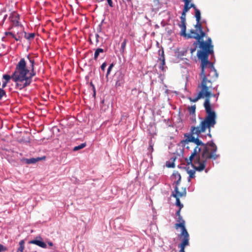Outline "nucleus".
I'll return each instance as SVG.
<instances>
[{"mask_svg": "<svg viewBox=\"0 0 252 252\" xmlns=\"http://www.w3.org/2000/svg\"><path fill=\"white\" fill-rule=\"evenodd\" d=\"M29 63H27L24 58L21 59L16 66L14 72L10 76L7 74L3 75V78L8 82L11 79L16 82V86L21 90L29 86L32 81V78L35 76L34 70V60L27 56Z\"/></svg>", "mask_w": 252, "mask_h": 252, "instance_id": "1", "label": "nucleus"}, {"mask_svg": "<svg viewBox=\"0 0 252 252\" xmlns=\"http://www.w3.org/2000/svg\"><path fill=\"white\" fill-rule=\"evenodd\" d=\"M206 33L203 31L197 32L196 31L190 30L189 32L187 39L193 38L196 40L193 43L194 45H198L199 50L197 52V56L200 61L201 63H207L209 61L208 58L210 55L214 53V46L212 45V41L210 37H208L206 41L203 38L206 36Z\"/></svg>", "mask_w": 252, "mask_h": 252, "instance_id": "2", "label": "nucleus"}, {"mask_svg": "<svg viewBox=\"0 0 252 252\" xmlns=\"http://www.w3.org/2000/svg\"><path fill=\"white\" fill-rule=\"evenodd\" d=\"M200 67L201 71L199 75L202 80L198 87L200 89L199 97L201 96L204 93L206 95H208L209 94L208 91V88L207 87V86L212 85V81L216 80L218 77V73L213 63L210 61H207V63H204V64L203 63H202L200 64Z\"/></svg>", "mask_w": 252, "mask_h": 252, "instance_id": "3", "label": "nucleus"}, {"mask_svg": "<svg viewBox=\"0 0 252 252\" xmlns=\"http://www.w3.org/2000/svg\"><path fill=\"white\" fill-rule=\"evenodd\" d=\"M194 143L196 144V146L194 148L193 151L191 153L189 158H186V160L188 164H191L193 165L194 168L196 170L201 171L205 168L206 161L201 160L200 153L201 151V148H199L198 146H202L203 148L205 144L203 143L201 140H200L198 137H196L195 141Z\"/></svg>", "mask_w": 252, "mask_h": 252, "instance_id": "4", "label": "nucleus"}, {"mask_svg": "<svg viewBox=\"0 0 252 252\" xmlns=\"http://www.w3.org/2000/svg\"><path fill=\"white\" fill-rule=\"evenodd\" d=\"M217 151V147L213 141L207 142L203 148L201 155L203 159H201V160L206 161L208 159H217L220 157Z\"/></svg>", "mask_w": 252, "mask_h": 252, "instance_id": "5", "label": "nucleus"}, {"mask_svg": "<svg viewBox=\"0 0 252 252\" xmlns=\"http://www.w3.org/2000/svg\"><path fill=\"white\" fill-rule=\"evenodd\" d=\"M204 107L207 113V116L204 120L201 122L199 126H214L216 123V114L212 110L211 106V104H209L208 99L205 100Z\"/></svg>", "mask_w": 252, "mask_h": 252, "instance_id": "6", "label": "nucleus"}, {"mask_svg": "<svg viewBox=\"0 0 252 252\" xmlns=\"http://www.w3.org/2000/svg\"><path fill=\"white\" fill-rule=\"evenodd\" d=\"M187 194L186 188H182L181 191H179L178 187H175L174 190L172 192L171 196L176 198V205L179 207V208L182 209L183 207V205L181 203L180 198L186 196Z\"/></svg>", "mask_w": 252, "mask_h": 252, "instance_id": "7", "label": "nucleus"}, {"mask_svg": "<svg viewBox=\"0 0 252 252\" xmlns=\"http://www.w3.org/2000/svg\"><path fill=\"white\" fill-rule=\"evenodd\" d=\"M207 87L208 88V91L209 93V94L208 95H206L204 94L205 93H203L204 94H202V96L199 97V92L196 97H195L194 98L189 97V99L191 102H196L197 101H198L199 99H200L201 98H205V100H206L207 99H208L209 102V104H210V97H216L217 98V100L218 98L219 95V93H218L217 94H212L211 93V89L212 88V85H207Z\"/></svg>", "mask_w": 252, "mask_h": 252, "instance_id": "8", "label": "nucleus"}, {"mask_svg": "<svg viewBox=\"0 0 252 252\" xmlns=\"http://www.w3.org/2000/svg\"><path fill=\"white\" fill-rule=\"evenodd\" d=\"M177 221L178 223H175L174 225L175 229L178 230L179 228H181V233L178 235L179 238H182V236H189L185 227V221L182 217H178Z\"/></svg>", "mask_w": 252, "mask_h": 252, "instance_id": "9", "label": "nucleus"}, {"mask_svg": "<svg viewBox=\"0 0 252 252\" xmlns=\"http://www.w3.org/2000/svg\"><path fill=\"white\" fill-rule=\"evenodd\" d=\"M186 13L182 12L180 17L181 23L179 24L181 29V35L185 36L186 38L188 37L189 33H186Z\"/></svg>", "mask_w": 252, "mask_h": 252, "instance_id": "10", "label": "nucleus"}, {"mask_svg": "<svg viewBox=\"0 0 252 252\" xmlns=\"http://www.w3.org/2000/svg\"><path fill=\"white\" fill-rule=\"evenodd\" d=\"M195 16L196 20V24L194 25L195 30L192 29L193 31L198 32L203 31V27L200 22L201 13L199 9H196L195 11Z\"/></svg>", "mask_w": 252, "mask_h": 252, "instance_id": "11", "label": "nucleus"}, {"mask_svg": "<svg viewBox=\"0 0 252 252\" xmlns=\"http://www.w3.org/2000/svg\"><path fill=\"white\" fill-rule=\"evenodd\" d=\"M183 240L180 244L179 245V248H180V252H185V247L189 245V236H182Z\"/></svg>", "mask_w": 252, "mask_h": 252, "instance_id": "12", "label": "nucleus"}, {"mask_svg": "<svg viewBox=\"0 0 252 252\" xmlns=\"http://www.w3.org/2000/svg\"><path fill=\"white\" fill-rule=\"evenodd\" d=\"M46 158V157L45 156H43L41 158H22L21 159V161L23 163H26L28 164H34L36 162L44 160Z\"/></svg>", "mask_w": 252, "mask_h": 252, "instance_id": "13", "label": "nucleus"}, {"mask_svg": "<svg viewBox=\"0 0 252 252\" xmlns=\"http://www.w3.org/2000/svg\"><path fill=\"white\" fill-rule=\"evenodd\" d=\"M211 127H191V132L192 134L196 133L198 134H200V136H203L202 133L205 132L207 128H209L210 130V128Z\"/></svg>", "mask_w": 252, "mask_h": 252, "instance_id": "14", "label": "nucleus"}, {"mask_svg": "<svg viewBox=\"0 0 252 252\" xmlns=\"http://www.w3.org/2000/svg\"><path fill=\"white\" fill-rule=\"evenodd\" d=\"M29 243L36 245L42 248H46L47 247L46 243L41 240H33L30 241Z\"/></svg>", "mask_w": 252, "mask_h": 252, "instance_id": "15", "label": "nucleus"}, {"mask_svg": "<svg viewBox=\"0 0 252 252\" xmlns=\"http://www.w3.org/2000/svg\"><path fill=\"white\" fill-rule=\"evenodd\" d=\"M10 18L11 19V21L13 23V24L15 25V26H18L19 25V15L17 13H13L12 14V16H10Z\"/></svg>", "mask_w": 252, "mask_h": 252, "instance_id": "16", "label": "nucleus"}, {"mask_svg": "<svg viewBox=\"0 0 252 252\" xmlns=\"http://www.w3.org/2000/svg\"><path fill=\"white\" fill-rule=\"evenodd\" d=\"M185 2L184 7L183 10V12L185 13H187L190 8L189 5L190 2L191 1L190 0H183Z\"/></svg>", "mask_w": 252, "mask_h": 252, "instance_id": "17", "label": "nucleus"}, {"mask_svg": "<svg viewBox=\"0 0 252 252\" xmlns=\"http://www.w3.org/2000/svg\"><path fill=\"white\" fill-rule=\"evenodd\" d=\"M173 177L175 178V179H177L176 181H175L176 186L175 187H178L179 185L180 184V182L181 181V175L178 172L174 173L173 174Z\"/></svg>", "mask_w": 252, "mask_h": 252, "instance_id": "18", "label": "nucleus"}, {"mask_svg": "<svg viewBox=\"0 0 252 252\" xmlns=\"http://www.w3.org/2000/svg\"><path fill=\"white\" fill-rule=\"evenodd\" d=\"M160 62V65L159 66V68L163 72H164L166 71V68L167 67L165 65V59H162V60H158Z\"/></svg>", "mask_w": 252, "mask_h": 252, "instance_id": "19", "label": "nucleus"}, {"mask_svg": "<svg viewBox=\"0 0 252 252\" xmlns=\"http://www.w3.org/2000/svg\"><path fill=\"white\" fill-rule=\"evenodd\" d=\"M35 34L34 33H27V32H24V37L28 40H32L35 37Z\"/></svg>", "mask_w": 252, "mask_h": 252, "instance_id": "20", "label": "nucleus"}, {"mask_svg": "<svg viewBox=\"0 0 252 252\" xmlns=\"http://www.w3.org/2000/svg\"><path fill=\"white\" fill-rule=\"evenodd\" d=\"M19 247L18 248L17 252H24L23 251L25 249V241L22 240L19 242Z\"/></svg>", "mask_w": 252, "mask_h": 252, "instance_id": "21", "label": "nucleus"}, {"mask_svg": "<svg viewBox=\"0 0 252 252\" xmlns=\"http://www.w3.org/2000/svg\"><path fill=\"white\" fill-rule=\"evenodd\" d=\"M195 138L196 137H195L193 134H191V135H189L188 137V138H187V140H188V142H187V144L188 145H190V146L191 147L192 146V145L191 144H190L189 143V142H192V143H194V141H195Z\"/></svg>", "mask_w": 252, "mask_h": 252, "instance_id": "22", "label": "nucleus"}, {"mask_svg": "<svg viewBox=\"0 0 252 252\" xmlns=\"http://www.w3.org/2000/svg\"><path fill=\"white\" fill-rule=\"evenodd\" d=\"M104 52V50L103 49H101V48H97L95 52H94V59L95 60H96L98 58V57L99 56V54L100 53H103Z\"/></svg>", "mask_w": 252, "mask_h": 252, "instance_id": "23", "label": "nucleus"}, {"mask_svg": "<svg viewBox=\"0 0 252 252\" xmlns=\"http://www.w3.org/2000/svg\"><path fill=\"white\" fill-rule=\"evenodd\" d=\"M196 109L195 105H192L191 106H189L188 107V111L190 114H193L195 113Z\"/></svg>", "mask_w": 252, "mask_h": 252, "instance_id": "24", "label": "nucleus"}, {"mask_svg": "<svg viewBox=\"0 0 252 252\" xmlns=\"http://www.w3.org/2000/svg\"><path fill=\"white\" fill-rule=\"evenodd\" d=\"M159 58L158 60H162V59H165L164 51L163 48L159 49L158 51Z\"/></svg>", "mask_w": 252, "mask_h": 252, "instance_id": "25", "label": "nucleus"}, {"mask_svg": "<svg viewBox=\"0 0 252 252\" xmlns=\"http://www.w3.org/2000/svg\"><path fill=\"white\" fill-rule=\"evenodd\" d=\"M153 146H154V143L153 142L152 139H151L149 141V148H148L149 152L150 153L151 155L152 154V153L154 151Z\"/></svg>", "mask_w": 252, "mask_h": 252, "instance_id": "26", "label": "nucleus"}, {"mask_svg": "<svg viewBox=\"0 0 252 252\" xmlns=\"http://www.w3.org/2000/svg\"><path fill=\"white\" fill-rule=\"evenodd\" d=\"M86 146V143H82L80 145L74 147L73 148V151H76L82 149L84 148Z\"/></svg>", "mask_w": 252, "mask_h": 252, "instance_id": "27", "label": "nucleus"}, {"mask_svg": "<svg viewBox=\"0 0 252 252\" xmlns=\"http://www.w3.org/2000/svg\"><path fill=\"white\" fill-rule=\"evenodd\" d=\"M188 173L189 174V181L190 178H193L194 177L195 171L193 170H189L188 171Z\"/></svg>", "mask_w": 252, "mask_h": 252, "instance_id": "28", "label": "nucleus"}, {"mask_svg": "<svg viewBox=\"0 0 252 252\" xmlns=\"http://www.w3.org/2000/svg\"><path fill=\"white\" fill-rule=\"evenodd\" d=\"M148 131L151 135H154L156 134V127H150V128L148 129Z\"/></svg>", "mask_w": 252, "mask_h": 252, "instance_id": "29", "label": "nucleus"}, {"mask_svg": "<svg viewBox=\"0 0 252 252\" xmlns=\"http://www.w3.org/2000/svg\"><path fill=\"white\" fill-rule=\"evenodd\" d=\"M126 42H127V40L126 39H125L124 41L122 43V45H121V50L122 51V52H124V50H125V48L126 47Z\"/></svg>", "mask_w": 252, "mask_h": 252, "instance_id": "30", "label": "nucleus"}, {"mask_svg": "<svg viewBox=\"0 0 252 252\" xmlns=\"http://www.w3.org/2000/svg\"><path fill=\"white\" fill-rule=\"evenodd\" d=\"M6 94L5 92L2 89L0 88V99H1L2 96Z\"/></svg>", "mask_w": 252, "mask_h": 252, "instance_id": "31", "label": "nucleus"}, {"mask_svg": "<svg viewBox=\"0 0 252 252\" xmlns=\"http://www.w3.org/2000/svg\"><path fill=\"white\" fill-rule=\"evenodd\" d=\"M7 249L6 247L0 244V252H5L6 251H7Z\"/></svg>", "mask_w": 252, "mask_h": 252, "instance_id": "32", "label": "nucleus"}, {"mask_svg": "<svg viewBox=\"0 0 252 252\" xmlns=\"http://www.w3.org/2000/svg\"><path fill=\"white\" fill-rule=\"evenodd\" d=\"M113 64H111L110 65V66H109L108 69H107V75L106 76H107L108 75V74H109L110 72L111 71L112 68H113Z\"/></svg>", "mask_w": 252, "mask_h": 252, "instance_id": "33", "label": "nucleus"}, {"mask_svg": "<svg viewBox=\"0 0 252 252\" xmlns=\"http://www.w3.org/2000/svg\"><path fill=\"white\" fill-rule=\"evenodd\" d=\"M107 64H106V63H103L101 65V69L103 70V71H104L105 69V67L106 66Z\"/></svg>", "mask_w": 252, "mask_h": 252, "instance_id": "34", "label": "nucleus"}, {"mask_svg": "<svg viewBox=\"0 0 252 252\" xmlns=\"http://www.w3.org/2000/svg\"><path fill=\"white\" fill-rule=\"evenodd\" d=\"M197 46L195 45V47L193 48H191L190 49V52L191 55L193 54V53L196 51Z\"/></svg>", "mask_w": 252, "mask_h": 252, "instance_id": "35", "label": "nucleus"}, {"mask_svg": "<svg viewBox=\"0 0 252 252\" xmlns=\"http://www.w3.org/2000/svg\"><path fill=\"white\" fill-rule=\"evenodd\" d=\"M181 210V209L179 208V209L176 211V215L177 217L181 216V214H180Z\"/></svg>", "mask_w": 252, "mask_h": 252, "instance_id": "36", "label": "nucleus"}, {"mask_svg": "<svg viewBox=\"0 0 252 252\" xmlns=\"http://www.w3.org/2000/svg\"><path fill=\"white\" fill-rule=\"evenodd\" d=\"M189 6L190 8H193L195 11L196 10V9H198L196 6L195 5V4H194L193 3H190Z\"/></svg>", "mask_w": 252, "mask_h": 252, "instance_id": "37", "label": "nucleus"}, {"mask_svg": "<svg viewBox=\"0 0 252 252\" xmlns=\"http://www.w3.org/2000/svg\"><path fill=\"white\" fill-rule=\"evenodd\" d=\"M90 85L92 87V89L94 91V96L95 95V91L94 86L93 85V84L92 83H91Z\"/></svg>", "mask_w": 252, "mask_h": 252, "instance_id": "38", "label": "nucleus"}, {"mask_svg": "<svg viewBox=\"0 0 252 252\" xmlns=\"http://www.w3.org/2000/svg\"><path fill=\"white\" fill-rule=\"evenodd\" d=\"M5 34L6 35H10L12 36V37H13V35H14V34L12 32H5Z\"/></svg>", "mask_w": 252, "mask_h": 252, "instance_id": "39", "label": "nucleus"}, {"mask_svg": "<svg viewBox=\"0 0 252 252\" xmlns=\"http://www.w3.org/2000/svg\"><path fill=\"white\" fill-rule=\"evenodd\" d=\"M107 0V2H108V3L110 7H113V5L112 0Z\"/></svg>", "mask_w": 252, "mask_h": 252, "instance_id": "40", "label": "nucleus"}, {"mask_svg": "<svg viewBox=\"0 0 252 252\" xmlns=\"http://www.w3.org/2000/svg\"><path fill=\"white\" fill-rule=\"evenodd\" d=\"M95 39H96V43H98V41H99V40H98V38H99V35H98V34H97V33H96V34H95Z\"/></svg>", "mask_w": 252, "mask_h": 252, "instance_id": "41", "label": "nucleus"}, {"mask_svg": "<svg viewBox=\"0 0 252 252\" xmlns=\"http://www.w3.org/2000/svg\"><path fill=\"white\" fill-rule=\"evenodd\" d=\"M8 82H4L3 83H2V88L5 87L6 86V85L7 84Z\"/></svg>", "mask_w": 252, "mask_h": 252, "instance_id": "42", "label": "nucleus"}, {"mask_svg": "<svg viewBox=\"0 0 252 252\" xmlns=\"http://www.w3.org/2000/svg\"><path fill=\"white\" fill-rule=\"evenodd\" d=\"M13 38H14L16 41L20 40V36H18V37H17L15 35H13Z\"/></svg>", "mask_w": 252, "mask_h": 252, "instance_id": "43", "label": "nucleus"}, {"mask_svg": "<svg viewBox=\"0 0 252 252\" xmlns=\"http://www.w3.org/2000/svg\"><path fill=\"white\" fill-rule=\"evenodd\" d=\"M167 166L169 167H174V163H172L171 164L168 165Z\"/></svg>", "mask_w": 252, "mask_h": 252, "instance_id": "44", "label": "nucleus"}, {"mask_svg": "<svg viewBox=\"0 0 252 252\" xmlns=\"http://www.w3.org/2000/svg\"><path fill=\"white\" fill-rule=\"evenodd\" d=\"M48 244L50 246H53V243L52 242H49L48 243Z\"/></svg>", "mask_w": 252, "mask_h": 252, "instance_id": "45", "label": "nucleus"}, {"mask_svg": "<svg viewBox=\"0 0 252 252\" xmlns=\"http://www.w3.org/2000/svg\"><path fill=\"white\" fill-rule=\"evenodd\" d=\"M208 135L209 137H211V135L210 133H208Z\"/></svg>", "mask_w": 252, "mask_h": 252, "instance_id": "46", "label": "nucleus"}, {"mask_svg": "<svg viewBox=\"0 0 252 252\" xmlns=\"http://www.w3.org/2000/svg\"><path fill=\"white\" fill-rule=\"evenodd\" d=\"M189 146L188 145V146H187V149H189Z\"/></svg>", "mask_w": 252, "mask_h": 252, "instance_id": "47", "label": "nucleus"}, {"mask_svg": "<svg viewBox=\"0 0 252 252\" xmlns=\"http://www.w3.org/2000/svg\"><path fill=\"white\" fill-rule=\"evenodd\" d=\"M128 1H130L131 0H127Z\"/></svg>", "mask_w": 252, "mask_h": 252, "instance_id": "48", "label": "nucleus"}]
</instances>
